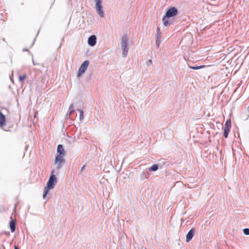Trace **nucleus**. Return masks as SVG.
<instances>
[{
  "mask_svg": "<svg viewBox=\"0 0 249 249\" xmlns=\"http://www.w3.org/2000/svg\"><path fill=\"white\" fill-rule=\"evenodd\" d=\"M55 171L53 169L51 172V175L49 177V180L46 184V186L44 189L43 197L44 198L48 194L49 191L54 188L57 183V178L54 174Z\"/></svg>",
  "mask_w": 249,
  "mask_h": 249,
  "instance_id": "nucleus-2",
  "label": "nucleus"
},
{
  "mask_svg": "<svg viewBox=\"0 0 249 249\" xmlns=\"http://www.w3.org/2000/svg\"><path fill=\"white\" fill-rule=\"evenodd\" d=\"M88 44L90 46H94L96 45L97 42V38L95 35L90 36L88 40Z\"/></svg>",
  "mask_w": 249,
  "mask_h": 249,
  "instance_id": "nucleus-8",
  "label": "nucleus"
},
{
  "mask_svg": "<svg viewBox=\"0 0 249 249\" xmlns=\"http://www.w3.org/2000/svg\"><path fill=\"white\" fill-rule=\"evenodd\" d=\"M189 67L192 70H198V69H201V68L204 67L205 66L201 65V66H189Z\"/></svg>",
  "mask_w": 249,
  "mask_h": 249,
  "instance_id": "nucleus-16",
  "label": "nucleus"
},
{
  "mask_svg": "<svg viewBox=\"0 0 249 249\" xmlns=\"http://www.w3.org/2000/svg\"><path fill=\"white\" fill-rule=\"evenodd\" d=\"M32 61H33V63L34 65H36V64L35 62H34L33 59H32Z\"/></svg>",
  "mask_w": 249,
  "mask_h": 249,
  "instance_id": "nucleus-27",
  "label": "nucleus"
},
{
  "mask_svg": "<svg viewBox=\"0 0 249 249\" xmlns=\"http://www.w3.org/2000/svg\"><path fill=\"white\" fill-rule=\"evenodd\" d=\"M23 51H28V49H24V50H23Z\"/></svg>",
  "mask_w": 249,
  "mask_h": 249,
  "instance_id": "nucleus-29",
  "label": "nucleus"
},
{
  "mask_svg": "<svg viewBox=\"0 0 249 249\" xmlns=\"http://www.w3.org/2000/svg\"><path fill=\"white\" fill-rule=\"evenodd\" d=\"M89 64V61L88 60H86L83 62L82 65L80 66V68H79L78 73H77V76L79 77L82 74H83L85 71L87 70L88 66Z\"/></svg>",
  "mask_w": 249,
  "mask_h": 249,
  "instance_id": "nucleus-5",
  "label": "nucleus"
},
{
  "mask_svg": "<svg viewBox=\"0 0 249 249\" xmlns=\"http://www.w3.org/2000/svg\"><path fill=\"white\" fill-rule=\"evenodd\" d=\"M11 220L10 222V228L12 232H14L16 230V222L15 221L12 219V217H11Z\"/></svg>",
  "mask_w": 249,
  "mask_h": 249,
  "instance_id": "nucleus-11",
  "label": "nucleus"
},
{
  "mask_svg": "<svg viewBox=\"0 0 249 249\" xmlns=\"http://www.w3.org/2000/svg\"><path fill=\"white\" fill-rule=\"evenodd\" d=\"M160 39H158V38H156V45L157 48H158L160 46Z\"/></svg>",
  "mask_w": 249,
  "mask_h": 249,
  "instance_id": "nucleus-22",
  "label": "nucleus"
},
{
  "mask_svg": "<svg viewBox=\"0 0 249 249\" xmlns=\"http://www.w3.org/2000/svg\"><path fill=\"white\" fill-rule=\"evenodd\" d=\"M243 233L246 235H249V228H245L243 230Z\"/></svg>",
  "mask_w": 249,
  "mask_h": 249,
  "instance_id": "nucleus-21",
  "label": "nucleus"
},
{
  "mask_svg": "<svg viewBox=\"0 0 249 249\" xmlns=\"http://www.w3.org/2000/svg\"><path fill=\"white\" fill-rule=\"evenodd\" d=\"M159 164H154L152 166H151L149 168L148 170L150 171H153L155 172L159 169Z\"/></svg>",
  "mask_w": 249,
  "mask_h": 249,
  "instance_id": "nucleus-12",
  "label": "nucleus"
},
{
  "mask_svg": "<svg viewBox=\"0 0 249 249\" xmlns=\"http://www.w3.org/2000/svg\"><path fill=\"white\" fill-rule=\"evenodd\" d=\"M78 110L80 112L79 119L80 120H81L83 118L84 112H83V110H79L78 109Z\"/></svg>",
  "mask_w": 249,
  "mask_h": 249,
  "instance_id": "nucleus-23",
  "label": "nucleus"
},
{
  "mask_svg": "<svg viewBox=\"0 0 249 249\" xmlns=\"http://www.w3.org/2000/svg\"><path fill=\"white\" fill-rule=\"evenodd\" d=\"M196 232V230L195 228H192L187 233L186 237V242H189L190 241L193 237H194Z\"/></svg>",
  "mask_w": 249,
  "mask_h": 249,
  "instance_id": "nucleus-6",
  "label": "nucleus"
},
{
  "mask_svg": "<svg viewBox=\"0 0 249 249\" xmlns=\"http://www.w3.org/2000/svg\"><path fill=\"white\" fill-rule=\"evenodd\" d=\"M85 167H86L85 165H84L82 167V168H81L80 172H83V171L85 170Z\"/></svg>",
  "mask_w": 249,
  "mask_h": 249,
  "instance_id": "nucleus-26",
  "label": "nucleus"
},
{
  "mask_svg": "<svg viewBox=\"0 0 249 249\" xmlns=\"http://www.w3.org/2000/svg\"><path fill=\"white\" fill-rule=\"evenodd\" d=\"M95 9L101 18H104L105 14L102 5V0H95Z\"/></svg>",
  "mask_w": 249,
  "mask_h": 249,
  "instance_id": "nucleus-3",
  "label": "nucleus"
},
{
  "mask_svg": "<svg viewBox=\"0 0 249 249\" xmlns=\"http://www.w3.org/2000/svg\"><path fill=\"white\" fill-rule=\"evenodd\" d=\"M14 249H19L18 247L15 246Z\"/></svg>",
  "mask_w": 249,
  "mask_h": 249,
  "instance_id": "nucleus-28",
  "label": "nucleus"
},
{
  "mask_svg": "<svg viewBox=\"0 0 249 249\" xmlns=\"http://www.w3.org/2000/svg\"><path fill=\"white\" fill-rule=\"evenodd\" d=\"M57 153L58 154L55 157L54 164L56 165L57 169H59L62 167V164L65 162V160L64 159L65 156V150L62 145H58L57 147Z\"/></svg>",
  "mask_w": 249,
  "mask_h": 249,
  "instance_id": "nucleus-1",
  "label": "nucleus"
},
{
  "mask_svg": "<svg viewBox=\"0 0 249 249\" xmlns=\"http://www.w3.org/2000/svg\"><path fill=\"white\" fill-rule=\"evenodd\" d=\"M128 36L127 34H124L121 39V48H127Z\"/></svg>",
  "mask_w": 249,
  "mask_h": 249,
  "instance_id": "nucleus-7",
  "label": "nucleus"
},
{
  "mask_svg": "<svg viewBox=\"0 0 249 249\" xmlns=\"http://www.w3.org/2000/svg\"><path fill=\"white\" fill-rule=\"evenodd\" d=\"M74 110L73 109V104H71L70 106L69 107V110H68V112H69L70 113H72L73 112H74Z\"/></svg>",
  "mask_w": 249,
  "mask_h": 249,
  "instance_id": "nucleus-19",
  "label": "nucleus"
},
{
  "mask_svg": "<svg viewBox=\"0 0 249 249\" xmlns=\"http://www.w3.org/2000/svg\"><path fill=\"white\" fill-rule=\"evenodd\" d=\"M152 61L151 60H149L147 62V65L148 66H150L151 64H152Z\"/></svg>",
  "mask_w": 249,
  "mask_h": 249,
  "instance_id": "nucleus-24",
  "label": "nucleus"
},
{
  "mask_svg": "<svg viewBox=\"0 0 249 249\" xmlns=\"http://www.w3.org/2000/svg\"><path fill=\"white\" fill-rule=\"evenodd\" d=\"M71 114V113H70L69 112H68V113H67V114L66 115V118L67 119L70 118Z\"/></svg>",
  "mask_w": 249,
  "mask_h": 249,
  "instance_id": "nucleus-25",
  "label": "nucleus"
},
{
  "mask_svg": "<svg viewBox=\"0 0 249 249\" xmlns=\"http://www.w3.org/2000/svg\"><path fill=\"white\" fill-rule=\"evenodd\" d=\"M178 14V10L177 8L175 7H172L169 8L165 13L164 16L172 18L176 16Z\"/></svg>",
  "mask_w": 249,
  "mask_h": 249,
  "instance_id": "nucleus-4",
  "label": "nucleus"
},
{
  "mask_svg": "<svg viewBox=\"0 0 249 249\" xmlns=\"http://www.w3.org/2000/svg\"><path fill=\"white\" fill-rule=\"evenodd\" d=\"M224 127H229V128L231 127V122L230 119L227 120L226 121V122L225 124Z\"/></svg>",
  "mask_w": 249,
  "mask_h": 249,
  "instance_id": "nucleus-17",
  "label": "nucleus"
},
{
  "mask_svg": "<svg viewBox=\"0 0 249 249\" xmlns=\"http://www.w3.org/2000/svg\"><path fill=\"white\" fill-rule=\"evenodd\" d=\"M6 124V118L5 115L0 111V126L2 127Z\"/></svg>",
  "mask_w": 249,
  "mask_h": 249,
  "instance_id": "nucleus-10",
  "label": "nucleus"
},
{
  "mask_svg": "<svg viewBox=\"0 0 249 249\" xmlns=\"http://www.w3.org/2000/svg\"><path fill=\"white\" fill-rule=\"evenodd\" d=\"M156 31H157L156 38L160 39L161 36H160V29L159 27L157 28Z\"/></svg>",
  "mask_w": 249,
  "mask_h": 249,
  "instance_id": "nucleus-18",
  "label": "nucleus"
},
{
  "mask_svg": "<svg viewBox=\"0 0 249 249\" xmlns=\"http://www.w3.org/2000/svg\"><path fill=\"white\" fill-rule=\"evenodd\" d=\"M26 75L25 74L21 75H19L18 77L19 81L20 82H22L23 80L25 78Z\"/></svg>",
  "mask_w": 249,
  "mask_h": 249,
  "instance_id": "nucleus-20",
  "label": "nucleus"
},
{
  "mask_svg": "<svg viewBox=\"0 0 249 249\" xmlns=\"http://www.w3.org/2000/svg\"><path fill=\"white\" fill-rule=\"evenodd\" d=\"M170 18L165 16L163 17L162 20L164 26H168L172 23L173 20L170 19Z\"/></svg>",
  "mask_w": 249,
  "mask_h": 249,
  "instance_id": "nucleus-9",
  "label": "nucleus"
},
{
  "mask_svg": "<svg viewBox=\"0 0 249 249\" xmlns=\"http://www.w3.org/2000/svg\"><path fill=\"white\" fill-rule=\"evenodd\" d=\"M231 128L224 127V136L225 138L228 137L229 133Z\"/></svg>",
  "mask_w": 249,
  "mask_h": 249,
  "instance_id": "nucleus-13",
  "label": "nucleus"
},
{
  "mask_svg": "<svg viewBox=\"0 0 249 249\" xmlns=\"http://www.w3.org/2000/svg\"><path fill=\"white\" fill-rule=\"evenodd\" d=\"M122 49L123 50V53H122L123 57H125L128 53V48H122Z\"/></svg>",
  "mask_w": 249,
  "mask_h": 249,
  "instance_id": "nucleus-15",
  "label": "nucleus"
},
{
  "mask_svg": "<svg viewBox=\"0 0 249 249\" xmlns=\"http://www.w3.org/2000/svg\"><path fill=\"white\" fill-rule=\"evenodd\" d=\"M149 175L147 171H143L142 174V179H146L148 178Z\"/></svg>",
  "mask_w": 249,
  "mask_h": 249,
  "instance_id": "nucleus-14",
  "label": "nucleus"
}]
</instances>
